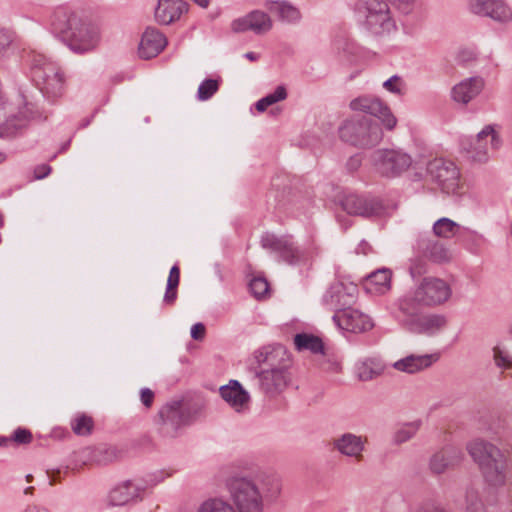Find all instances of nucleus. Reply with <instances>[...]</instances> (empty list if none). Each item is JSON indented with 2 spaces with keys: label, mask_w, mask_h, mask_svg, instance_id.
Listing matches in <instances>:
<instances>
[{
  "label": "nucleus",
  "mask_w": 512,
  "mask_h": 512,
  "mask_svg": "<svg viewBox=\"0 0 512 512\" xmlns=\"http://www.w3.org/2000/svg\"><path fill=\"white\" fill-rule=\"evenodd\" d=\"M281 488L280 479L265 472L234 478L229 483L231 498L238 512H263L264 502L275 500Z\"/></svg>",
  "instance_id": "obj_1"
},
{
  "label": "nucleus",
  "mask_w": 512,
  "mask_h": 512,
  "mask_svg": "<svg viewBox=\"0 0 512 512\" xmlns=\"http://www.w3.org/2000/svg\"><path fill=\"white\" fill-rule=\"evenodd\" d=\"M415 253L436 264L448 263L453 256L449 248L435 236L420 235L414 246Z\"/></svg>",
  "instance_id": "obj_18"
},
{
  "label": "nucleus",
  "mask_w": 512,
  "mask_h": 512,
  "mask_svg": "<svg viewBox=\"0 0 512 512\" xmlns=\"http://www.w3.org/2000/svg\"><path fill=\"white\" fill-rule=\"evenodd\" d=\"M54 31L75 53L93 50L99 41L98 30L90 23L84 22L76 13L64 9L57 10L53 15Z\"/></svg>",
  "instance_id": "obj_3"
},
{
  "label": "nucleus",
  "mask_w": 512,
  "mask_h": 512,
  "mask_svg": "<svg viewBox=\"0 0 512 512\" xmlns=\"http://www.w3.org/2000/svg\"><path fill=\"white\" fill-rule=\"evenodd\" d=\"M206 328L202 323H196L191 328V337L194 340H202L205 336Z\"/></svg>",
  "instance_id": "obj_50"
},
{
  "label": "nucleus",
  "mask_w": 512,
  "mask_h": 512,
  "mask_svg": "<svg viewBox=\"0 0 512 512\" xmlns=\"http://www.w3.org/2000/svg\"><path fill=\"white\" fill-rule=\"evenodd\" d=\"M287 97V91L284 86H278L273 93L266 95L265 97L258 100L255 104L257 111L264 112L269 106L285 100Z\"/></svg>",
  "instance_id": "obj_36"
},
{
  "label": "nucleus",
  "mask_w": 512,
  "mask_h": 512,
  "mask_svg": "<svg viewBox=\"0 0 512 512\" xmlns=\"http://www.w3.org/2000/svg\"><path fill=\"white\" fill-rule=\"evenodd\" d=\"M197 410L185 407L180 400L166 403L158 412L159 430L165 437H175L178 430L193 421Z\"/></svg>",
  "instance_id": "obj_8"
},
{
  "label": "nucleus",
  "mask_w": 512,
  "mask_h": 512,
  "mask_svg": "<svg viewBox=\"0 0 512 512\" xmlns=\"http://www.w3.org/2000/svg\"><path fill=\"white\" fill-rule=\"evenodd\" d=\"M145 490L142 483L132 480H126L114 487L108 494V504L111 506H122L131 501L141 498V493Z\"/></svg>",
  "instance_id": "obj_25"
},
{
  "label": "nucleus",
  "mask_w": 512,
  "mask_h": 512,
  "mask_svg": "<svg viewBox=\"0 0 512 512\" xmlns=\"http://www.w3.org/2000/svg\"><path fill=\"white\" fill-rule=\"evenodd\" d=\"M437 360V356L434 354L426 355H414L411 354L405 358L396 361L393 367L401 372L409 374L416 373L432 365Z\"/></svg>",
  "instance_id": "obj_30"
},
{
  "label": "nucleus",
  "mask_w": 512,
  "mask_h": 512,
  "mask_svg": "<svg viewBox=\"0 0 512 512\" xmlns=\"http://www.w3.org/2000/svg\"><path fill=\"white\" fill-rule=\"evenodd\" d=\"M6 159V156L4 153L0 152V164L3 163Z\"/></svg>",
  "instance_id": "obj_63"
},
{
  "label": "nucleus",
  "mask_w": 512,
  "mask_h": 512,
  "mask_svg": "<svg viewBox=\"0 0 512 512\" xmlns=\"http://www.w3.org/2000/svg\"><path fill=\"white\" fill-rule=\"evenodd\" d=\"M25 478H26L27 482H32L33 481V476L31 474H27Z\"/></svg>",
  "instance_id": "obj_64"
},
{
  "label": "nucleus",
  "mask_w": 512,
  "mask_h": 512,
  "mask_svg": "<svg viewBox=\"0 0 512 512\" xmlns=\"http://www.w3.org/2000/svg\"><path fill=\"white\" fill-rule=\"evenodd\" d=\"M234 32H245L251 30L256 34H264L272 28V21L268 14L254 10L246 16L232 22Z\"/></svg>",
  "instance_id": "obj_24"
},
{
  "label": "nucleus",
  "mask_w": 512,
  "mask_h": 512,
  "mask_svg": "<svg viewBox=\"0 0 512 512\" xmlns=\"http://www.w3.org/2000/svg\"><path fill=\"white\" fill-rule=\"evenodd\" d=\"M357 286L343 282L331 284L323 297L324 304L332 311L342 312L355 302Z\"/></svg>",
  "instance_id": "obj_16"
},
{
  "label": "nucleus",
  "mask_w": 512,
  "mask_h": 512,
  "mask_svg": "<svg viewBox=\"0 0 512 512\" xmlns=\"http://www.w3.org/2000/svg\"><path fill=\"white\" fill-rule=\"evenodd\" d=\"M333 321L340 329L352 333L366 332L374 326L368 315L351 307L342 312L335 313Z\"/></svg>",
  "instance_id": "obj_22"
},
{
  "label": "nucleus",
  "mask_w": 512,
  "mask_h": 512,
  "mask_svg": "<svg viewBox=\"0 0 512 512\" xmlns=\"http://www.w3.org/2000/svg\"><path fill=\"white\" fill-rule=\"evenodd\" d=\"M196 512H236L234 507L221 499H209L204 501Z\"/></svg>",
  "instance_id": "obj_38"
},
{
  "label": "nucleus",
  "mask_w": 512,
  "mask_h": 512,
  "mask_svg": "<svg viewBox=\"0 0 512 512\" xmlns=\"http://www.w3.org/2000/svg\"><path fill=\"white\" fill-rule=\"evenodd\" d=\"M428 259L415 253L410 259L409 274L413 279L419 278L428 272Z\"/></svg>",
  "instance_id": "obj_40"
},
{
  "label": "nucleus",
  "mask_w": 512,
  "mask_h": 512,
  "mask_svg": "<svg viewBox=\"0 0 512 512\" xmlns=\"http://www.w3.org/2000/svg\"><path fill=\"white\" fill-rule=\"evenodd\" d=\"M383 87L394 94L402 95L404 93V82L398 75H393L383 83Z\"/></svg>",
  "instance_id": "obj_46"
},
{
  "label": "nucleus",
  "mask_w": 512,
  "mask_h": 512,
  "mask_svg": "<svg viewBox=\"0 0 512 512\" xmlns=\"http://www.w3.org/2000/svg\"><path fill=\"white\" fill-rule=\"evenodd\" d=\"M466 503L467 512H486L483 503L479 499L478 492L473 488L466 491Z\"/></svg>",
  "instance_id": "obj_44"
},
{
  "label": "nucleus",
  "mask_w": 512,
  "mask_h": 512,
  "mask_svg": "<svg viewBox=\"0 0 512 512\" xmlns=\"http://www.w3.org/2000/svg\"><path fill=\"white\" fill-rule=\"evenodd\" d=\"M220 81L217 79H205L198 87L197 98L200 101H206L210 99L218 90Z\"/></svg>",
  "instance_id": "obj_39"
},
{
  "label": "nucleus",
  "mask_w": 512,
  "mask_h": 512,
  "mask_svg": "<svg viewBox=\"0 0 512 512\" xmlns=\"http://www.w3.org/2000/svg\"><path fill=\"white\" fill-rule=\"evenodd\" d=\"M294 345L298 351H310L314 354L322 353L324 345L322 340L313 334L298 333L294 336Z\"/></svg>",
  "instance_id": "obj_33"
},
{
  "label": "nucleus",
  "mask_w": 512,
  "mask_h": 512,
  "mask_svg": "<svg viewBox=\"0 0 512 512\" xmlns=\"http://www.w3.org/2000/svg\"><path fill=\"white\" fill-rule=\"evenodd\" d=\"M365 9L364 25L371 34L379 36L395 29V21L385 0H366Z\"/></svg>",
  "instance_id": "obj_12"
},
{
  "label": "nucleus",
  "mask_w": 512,
  "mask_h": 512,
  "mask_svg": "<svg viewBox=\"0 0 512 512\" xmlns=\"http://www.w3.org/2000/svg\"><path fill=\"white\" fill-rule=\"evenodd\" d=\"M11 443V437L0 436V446L5 447Z\"/></svg>",
  "instance_id": "obj_59"
},
{
  "label": "nucleus",
  "mask_w": 512,
  "mask_h": 512,
  "mask_svg": "<svg viewBox=\"0 0 512 512\" xmlns=\"http://www.w3.org/2000/svg\"><path fill=\"white\" fill-rule=\"evenodd\" d=\"M51 170V167L47 164L38 165L34 169V178L38 180L43 179L50 174Z\"/></svg>",
  "instance_id": "obj_51"
},
{
  "label": "nucleus",
  "mask_w": 512,
  "mask_h": 512,
  "mask_svg": "<svg viewBox=\"0 0 512 512\" xmlns=\"http://www.w3.org/2000/svg\"><path fill=\"white\" fill-rule=\"evenodd\" d=\"M467 451L479 465L486 481L493 486H502L508 477H512V457L507 458L494 444L482 439H475L467 444Z\"/></svg>",
  "instance_id": "obj_4"
},
{
  "label": "nucleus",
  "mask_w": 512,
  "mask_h": 512,
  "mask_svg": "<svg viewBox=\"0 0 512 512\" xmlns=\"http://www.w3.org/2000/svg\"><path fill=\"white\" fill-rule=\"evenodd\" d=\"M23 512H51L48 508L41 505H29Z\"/></svg>",
  "instance_id": "obj_56"
},
{
  "label": "nucleus",
  "mask_w": 512,
  "mask_h": 512,
  "mask_svg": "<svg viewBox=\"0 0 512 512\" xmlns=\"http://www.w3.org/2000/svg\"><path fill=\"white\" fill-rule=\"evenodd\" d=\"M12 41V33L7 29L0 28V55H4L9 50Z\"/></svg>",
  "instance_id": "obj_48"
},
{
  "label": "nucleus",
  "mask_w": 512,
  "mask_h": 512,
  "mask_svg": "<svg viewBox=\"0 0 512 512\" xmlns=\"http://www.w3.org/2000/svg\"><path fill=\"white\" fill-rule=\"evenodd\" d=\"M427 176L447 194H454L460 186V173L456 165L449 160L435 158L427 164Z\"/></svg>",
  "instance_id": "obj_11"
},
{
  "label": "nucleus",
  "mask_w": 512,
  "mask_h": 512,
  "mask_svg": "<svg viewBox=\"0 0 512 512\" xmlns=\"http://www.w3.org/2000/svg\"><path fill=\"white\" fill-rule=\"evenodd\" d=\"M469 7L472 13L490 17L499 23L512 21V11L503 0H471Z\"/></svg>",
  "instance_id": "obj_21"
},
{
  "label": "nucleus",
  "mask_w": 512,
  "mask_h": 512,
  "mask_svg": "<svg viewBox=\"0 0 512 512\" xmlns=\"http://www.w3.org/2000/svg\"><path fill=\"white\" fill-rule=\"evenodd\" d=\"M33 491H34V487H32V486H31V487H27V488L24 490V493H25L26 495H31V494H33Z\"/></svg>",
  "instance_id": "obj_62"
},
{
  "label": "nucleus",
  "mask_w": 512,
  "mask_h": 512,
  "mask_svg": "<svg viewBox=\"0 0 512 512\" xmlns=\"http://www.w3.org/2000/svg\"><path fill=\"white\" fill-rule=\"evenodd\" d=\"M261 245L264 249L276 252L280 259L289 265H297L306 260V252L297 246L291 236H276L265 233L261 237Z\"/></svg>",
  "instance_id": "obj_13"
},
{
  "label": "nucleus",
  "mask_w": 512,
  "mask_h": 512,
  "mask_svg": "<svg viewBox=\"0 0 512 512\" xmlns=\"http://www.w3.org/2000/svg\"><path fill=\"white\" fill-rule=\"evenodd\" d=\"M464 458L462 450L455 446H446L434 453L429 460V469L432 474L440 475L449 469L458 466Z\"/></svg>",
  "instance_id": "obj_23"
},
{
  "label": "nucleus",
  "mask_w": 512,
  "mask_h": 512,
  "mask_svg": "<svg viewBox=\"0 0 512 512\" xmlns=\"http://www.w3.org/2000/svg\"><path fill=\"white\" fill-rule=\"evenodd\" d=\"M244 57L250 61H257L259 59V54L255 52H247L244 54Z\"/></svg>",
  "instance_id": "obj_58"
},
{
  "label": "nucleus",
  "mask_w": 512,
  "mask_h": 512,
  "mask_svg": "<svg viewBox=\"0 0 512 512\" xmlns=\"http://www.w3.org/2000/svg\"><path fill=\"white\" fill-rule=\"evenodd\" d=\"M433 236L443 239H450L454 236H456L460 230L461 226L456 223L455 221L443 217L438 219L433 224Z\"/></svg>",
  "instance_id": "obj_34"
},
{
  "label": "nucleus",
  "mask_w": 512,
  "mask_h": 512,
  "mask_svg": "<svg viewBox=\"0 0 512 512\" xmlns=\"http://www.w3.org/2000/svg\"><path fill=\"white\" fill-rule=\"evenodd\" d=\"M492 351L494 363L498 368L512 369V355L507 348L497 345Z\"/></svg>",
  "instance_id": "obj_41"
},
{
  "label": "nucleus",
  "mask_w": 512,
  "mask_h": 512,
  "mask_svg": "<svg viewBox=\"0 0 512 512\" xmlns=\"http://www.w3.org/2000/svg\"><path fill=\"white\" fill-rule=\"evenodd\" d=\"M348 166L350 168H357L359 166V160L356 159V158H351L349 163H348Z\"/></svg>",
  "instance_id": "obj_61"
},
{
  "label": "nucleus",
  "mask_w": 512,
  "mask_h": 512,
  "mask_svg": "<svg viewBox=\"0 0 512 512\" xmlns=\"http://www.w3.org/2000/svg\"><path fill=\"white\" fill-rule=\"evenodd\" d=\"M418 512H450V511L441 506H438V505L424 504L419 508Z\"/></svg>",
  "instance_id": "obj_55"
},
{
  "label": "nucleus",
  "mask_w": 512,
  "mask_h": 512,
  "mask_svg": "<svg viewBox=\"0 0 512 512\" xmlns=\"http://www.w3.org/2000/svg\"><path fill=\"white\" fill-rule=\"evenodd\" d=\"M219 393L237 411H240L250 400L248 392L243 389L237 380H230L229 384L221 386Z\"/></svg>",
  "instance_id": "obj_29"
},
{
  "label": "nucleus",
  "mask_w": 512,
  "mask_h": 512,
  "mask_svg": "<svg viewBox=\"0 0 512 512\" xmlns=\"http://www.w3.org/2000/svg\"><path fill=\"white\" fill-rule=\"evenodd\" d=\"M359 377L363 381L372 379V371H366V368H364V371L359 373Z\"/></svg>",
  "instance_id": "obj_57"
},
{
  "label": "nucleus",
  "mask_w": 512,
  "mask_h": 512,
  "mask_svg": "<svg viewBox=\"0 0 512 512\" xmlns=\"http://www.w3.org/2000/svg\"><path fill=\"white\" fill-rule=\"evenodd\" d=\"M448 324L447 317L443 314H419L411 318H405L401 325L409 332L415 334H424L434 336L446 328Z\"/></svg>",
  "instance_id": "obj_15"
},
{
  "label": "nucleus",
  "mask_w": 512,
  "mask_h": 512,
  "mask_svg": "<svg viewBox=\"0 0 512 512\" xmlns=\"http://www.w3.org/2000/svg\"><path fill=\"white\" fill-rule=\"evenodd\" d=\"M391 271L379 269L367 276L364 287L368 292L383 294L390 289Z\"/></svg>",
  "instance_id": "obj_32"
},
{
  "label": "nucleus",
  "mask_w": 512,
  "mask_h": 512,
  "mask_svg": "<svg viewBox=\"0 0 512 512\" xmlns=\"http://www.w3.org/2000/svg\"><path fill=\"white\" fill-rule=\"evenodd\" d=\"M167 45L166 37L156 28L148 27L142 35L139 56L150 59L157 56Z\"/></svg>",
  "instance_id": "obj_26"
},
{
  "label": "nucleus",
  "mask_w": 512,
  "mask_h": 512,
  "mask_svg": "<svg viewBox=\"0 0 512 512\" xmlns=\"http://www.w3.org/2000/svg\"><path fill=\"white\" fill-rule=\"evenodd\" d=\"M419 429V423H407L400 427L394 434V442L402 444L413 438Z\"/></svg>",
  "instance_id": "obj_42"
},
{
  "label": "nucleus",
  "mask_w": 512,
  "mask_h": 512,
  "mask_svg": "<svg viewBox=\"0 0 512 512\" xmlns=\"http://www.w3.org/2000/svg\"><path fill=\"white\" fill-rule=\"evenodd\" d=\"M452 297L450 284L436 276L423 277L415 287V300L422 307H437Z\"/></svg>",
  "instance_id": "obj_9"
},
{
  "label": "nucleus",
  "mask_w": 512,
  "mask_h": 512,
  "mask_svg": "<svg viewBox=\"0 0 512 512\" xmlns=\"http://www.w3.org/2000/svg\"><path fill=\"white\" fill-rule=\"evenodd\" d=\"M31 71L36 86L45 97L50 99L62 95L64 80L56 63L38 54L33 57Z\"/></svg>",
  "instance_id": "obj_6"
},
{
  "label": "nucleus",
  "mask_w": 512,
  "mask_h": 512,
  "mask_svg": "<svg viewBox=\"0 0 512 512\" xmlns=\"http://www.w3.org/2000/svg\"><path fill=\"white\" fill-rule=\"evenodd\" d=\"M350 108L369 114V117H374V119L377 118L387 130H393L397 124V119L390 108L377 97L360 96L350 102Z\"/></svg>",
  "instance_id": "obj_14"
},
{
  "label": "nucleus",
  "mask_w": 512,
  "mask_h": 512,
  "mask_svg": "<svg viewBox=\"0 0 512 512\" xmlns=\"http://www.w3.org/2000/svg\"><path fill=\"white\" fill-rule=\"evenodd\" d=\"M341 140L359 148H372L383 138L378 121L368 116H354L339 128Z\"/></svg>",
  "instance_id": "obj_5"
},
{
  "label": "nucleus",
  "mask_w": 512,
  "mask_h": 512,
  "mask_svg": "<svg viewBox=\"0 0 512 512\" xmlns=\"http://www.w3.org/2000/svg\"><path fill=\"white\" fill-rule=\"evenodd\" d=\"M32 441V434L28 429L18 428L11 437V443L29 444Z\"/></svg>",
  "instance_id": "obj_47"
},
{
  "label": "nucleus",
  "mask_w": 512,
  "mask_h": 512,
  "mask_svg": "<svg viewBox=\"0 0 512 512\" xmlns=\"http://www.w3.org/2000/svg\"><path fill=\"white\" fill-rule=\"evenodd\" d=\"M105 454V460L112 462L115 461L122 456V451L119 450L117 447H108L104 450Z\"/></svg>",
  "instance_id": "obj_52"
},
{
  "label": "nucleus",
  "mask_w": 512,
  "mask_h": 512,
  "mask_svg": "<svg viewBox=\"0 0 512 512\" xmlns=\"http://www.w3.org/2000/svg\"><path fill=\"white\" fill-rule=\"evenodd\" d=\"M41 117L42 113L35 104L25 102L24 107L19 111L18 115L9 117L0 125V138L9 139L17 136L27 126L30 120Z\"/></svg>",
  "instance_id": "obj_19"
},
{
  "label": "nucleus",
  "mask_w": 512,
  "mask_h": 512,
  "mask_svg": "<svg viewBox=\"0 0 512 512\" xmlns=\"http://www.w3.org/2000/svg\"><path fill=\"white\" fill-rule=\"evenodd\" d=\"M417 301L415 300V291L413 292L412 297H403L398 302L399 311L406 316V318H411L412 316H417L415 313Z\"/></svg>",
  "instance_id": "obj_45"
},
{
  "label": "nucleus",
  "mask_w": 512,
  "mask_h": 512,
  "mask_svg": "<svg viewBox=\"0 0 512 512\" xmlns=\"http://www.w3.org/2000/svg\"><path fill=\"white\" fill-rule=\"evenodd\" d=\"M94 427L92 417L86 414H79L71 421V428L76 435L87 436L91 434Z\"/></svg>",
  "instance_id": "obj_37"
},
{
  "label": "nucleus",
  "mask_w": 512,
  "mask_h": 512,
  "mask_svg": "<svg viewBox=\"0 0 512 512\" xmlns=\"http://www.w3.org/2000/svg\"><path fill=\"white\" fill-rule=\"evenodd\" d=\"M186 9L182 0H159L155 9V18L160 24L168 25L179 19Z\"/></svg>",
  "instance_id": "obj_28"
},
{
  "label": "nucleus",
  "mask_w": 512,
  "mask_h": 512,
  "mask_svg": "<svg viewBox=\"0 0 512 512\" xmlns=\"http://www.w3.org/2000/svg\"><path fill=\"white\" fill-rule=\"evenodd\" d=\"M249 288L257 299L265 297L269 292V284L264 277H254L249 283Z\"/></svg>",
  "instance_id": "obj_43"
},
{
  "label": "nucleus",
  "mask_w": 512,
  "mask_h": 512,
  "mask_svg": "<svg viewBox=\"0 0 512 512\" xmlns=\"http://www.w3.org/2000/svg\"><path fill=\"white\" fill-rule=\"evenodd\" d=\"M180 281V268L177 265L172 266L169 272L166 292L164 294L163 302L167 305H172L177 299V288Z\"/></svg>",
  "instance_id": "obj_35"
},
{
  "label": "nucleus",
  "mask_w": 512,
  "mask_h": 512,
  "mask_svg": "<svg viewBox=\"0 0 512 512\" xmlns=\"http://www.w3.org/2000/svg\"><path fill=\"white\" fill-rule=\"evenodd\" d=\"M368 438L366 436L357 435L351 432H346L338 437L333 438V449L345 457L354 459L356 462H361L364 458V451Z\"/></svg>",
  "instance_id": "obj_20"
},
{
  "label": "nucleus",
  "mask_w": 512,
  "mask_h": 512,
  "mask_svg": "<svg viewBox=\"0 0 512 512\" xmlns=\"http://www.w3.org/2000/svg\"><path fill=\"white\" fill-rule=\"evenodd\" d=\"M265 7L270 14L283 22L295 23L301 18L299 10L286 1H267Z\"/></svg>",
  "instance_id": "obj_31"
},
{
  "label": "nucleus",
  "mask_w": 512,
  "mask_h": 512,
  "mask_svg": "<svg viewBox=\"0 0 512 512\" xmlns=\"http://www.w3.org/2000/svg\"><path fill=\"white\" fill-rule=\"evenodd\" d=\"M341 206L349 215L366 218L379 216L384 211V207L379 200L357 194L346 195L341 200Z\"/></svg>",
  "instance_id": "obj_17"
},
{
  "label": "nucleus",
  "mask_w": 512,
  "mask_h": 512,
  "mask_svg": "<svg viewBox=\"0 0 512 512\" xmlns=\"http://www.w3.org/2000/svg\"><path fill=\"white\" fill-rule=\"evenodd\" d=\"M321 365L323 370L331 372H338L341 368L337 361L331 359L325 360Z\"/></svg>",
  "instance_id": "obj_54"
},
{
  "label": "nucleus",
  "mask_w": 512,
  "mask_h": 512,
  "mask_svg": "<svg viewBox=\"0 0 512 512\" xmlns=\"http://www.w3.org/2000/svg\"><path fill=\"white\" fill-rule=\"evenodd\" d=\"M502 140L494 125L485 126L474 139L461 140V150L473 162L486 163L500 148Z\"/></svg>",
  "instance_id": "obj_7"
},
{
  "label": "nucleus",
  "mask_w": 512,
  "mask_h": 512,
  "mask_svg": "<svg viewBox=\"0 0 512 512\" xmlns=\"http://www.w3.org/2000/svg\"><path fill=\"white\" fill-rule=\"evenodd\" d=\"M198 6L202 8H207L209 6L210 0H193Z\"/></svg>",
  "instance_id": "obj_60"
},
{
  "label": "nucleus",
  "mask_w": 512,
  "mask_h": 512,
  "mask_svg": "<svg viewBox=\"0 0 512 512\" xmlns=\"http://www.w3.org/2000/svg\"><path fill=\"white\" fill-rule=\"evenodd\" d=\"M457 59L460 63H468L475 59V53L468 49L459 51Z\"/></svg>",
  "instance_id": "obj_53"
},
{
  "label": "nucleus",
  "mask_w": 512,
  "mask_h": 512,
  "mask_svg": "<svg viewBox=\"0 0 512 512\" xmlns=\"http://www.w3.org/2000/svg\"><path fill=\"white\" fill-rule=\"evenodd\" d=\"M483 87L484 82L480 77L465 79L453 87L452 98L456 102L467 104L482 91Z\"/></svg>",
  "instance_id": "obj_27"
},
{
  "label": "nucleus",
  "mask_w": 512,
  "mask_h": 512,
  "mask_svg": "<svg viewBox=\"0 0 512 512\" xmlns=\"http://www.w3.org/2000/svg\"><path fill=\"white\" fill-rule=\"evenodd\" d=\"M259 371L256 372L258 385L263 394L275 398L290 385L291 359L287 349L282 345L266 347L256 356Z\"/></svg>",
  "instance_id": "obj_2"
},
{
  "label": "nucleus",
  "mask_w": 512,
  "mask_h": 512,
  "mask_svg": "<svg viewBox=\"0 0 512 512\" xmlns=\"http://www.w3.org/2000/svg\"><path fill=\"white\" fill-rule=\"evenodd\" d=\"M140 399L145 407L150 408L154 401V392L149 388H142L140 391Z\"/></svg>",
  "instance_id": "obj_49"
},
{
  "label": "nucleus",
  "mask_w": 512,
  "mask_h": 512,
  "mask_svg": "<svg viewBox=\"0 0 512 512\" xmlns=\"http://www.w3.org/2000/svg\"><path fill=\"white\" fill-rule=\"evenodd\" d=\"M370 159L375 171L388 178L401 175L412 165L411 156L398 149H377Z\"/></svg>",
  "instance_id": "obj_10"
}]
</instances>
